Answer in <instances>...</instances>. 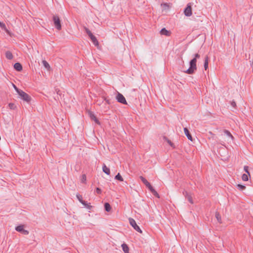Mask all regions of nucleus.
Returning a JSON list of instances; mask_svg holds the SVG:
<instances>
[{
	"instance_id": "1",
	"label": "nucleus",
	"mask_w": 253,
	"mask_h": 253,
	"mask_svg": "<svg viewBox=\"0 0 253 253\" xmlns=\"http://www.w3.org/2000/svg\"><path fill=\"white\" fill-rule=\"evenodd\" d=\"M194 56V58L191 60L189 62L190 67L187 70L184 71V73L188 74H193L195 73V71H196L197 59L200 57V55L199 53H196Z\"/></svg>"
},
{
	"instance_id": "2",
	"label": "nucleus",
	"mask_w": 253,
	"mask_h": 253,
	"mask_svg": "<svg viewBox=\"0 0 253 253\" xmlns=\"http://www.w3.org/2000/svg\"><path fill=\"white\" fill-rule=\"evenodd\" d=\"M84 29L86 34L89 37L91 42H93L94 45L98 46L99 45V42L96 38L92 34L91 31L88 28L84 27Z\"/></svg>"
},
{
	"instance_id": "3",
	"label": "nucleus",
	"mask_w": 253,
	"mask_h": 253,
	"mask_svg": "<svg viewBox=\"0 0 253 253\" xmlns=\"http://www.w3.org/2000/svg\"><path fill=\"white\" fill-rule=\"evenodd\" d=\"M52 21L55 27L58 30H60L61 29V24L59 17L57 15H53L52 16Z\"/></svg>"
},
{
	"instance_id": "4",
	"label": "nucleus",
	"mask_w": 253,
	"mask_h": 253,
	"mask_svg": "<svg viewBox=\"0 0 253 253\" xmlns=\"http://www.w3.org/2000/svg\"><path fill=\"white\" fill-rule=\"evenodd\" d=\"M18 94L21 99L28 103L30 102L32 98L31 96L27 93L25 92L22 90H21Z\"/></svg>"
},
{
	"instance_id": "5",
	"label": "nucleus",
	"mask_w": 253,
	"mask_h": 253,
	"mask_svg": "<svg viewBox=\"0 0 253 253\" xmlns=\"http://www.w3.org/2000/svg\"><path fill=\"white\" fill-rule=\"evenodd\" d=\"M129 222L130 224L133 227V228L137 231L138 232L141 233L142 232L141 229L136 223L135 220L132 218H129Z\"/></svg>"
},
{
	"instance_id": "6",
	"label": "nucleus",
	"mask_w": 253,
	"mask_h": 253,
	"mask_svg": "<svg viewBox=\"0 0 253 253\" xmlns=\"http://www.w3.org/2000/svg\"><path fill=\"white\" fill-rule=\"evenodd\" d=\"M184 15L186 16L189 17L192 15V7L190 3H189L184 10Z\"/></svg>"
},
{
	"instance_id": "7",
	"label": "nucleus",
	"mask_w": 253,
	"mask_h": 253,
	"mask_svg": "<svg viewBox=\"0 0 253 253\" xmlns=\"http://www.w3.org/2000/svg\"><path fill=\"white\" fill-rule=\"evenodd\" d=\"M15 230L18 232L22 233L24 235H28L29 231L24 229L23 225H19L15 227Z\"/></svg>"
},
{
	"instance_id": "8",
	"label": "nucleus",
	"mask_w": 253,
	"mask_h": 253,
	"mask_svg": "<svg viewBox=\"0 0 253 253\" xmlns=\"http://www.w3.org/2000/svg\"><path fill=\"white\" fill-rule=\"evenodd\" d=\"M116 99L118 102L121 103L123 104H127L126 101L125 97L121 93H118L116 96Z\"/></svg>"
},
{
	"instance_id": "9",
	"label": "nucleus",
	"mask_w": 253,
	"mask_h": 253,
	"mask_svg": "<svg viewBox=\"0 0 253 253\" xmlns=\"http://www.w3.org/2000/svg\"><path fill=\"white\" fill-rule=\"evenodd\" d=\"M139 178L141 179V181L145 185V186L148 188V189L150 191L153 188V186L147 180V179L145 178H144L142 176H140Z\"/></svg>"
},
{
	"instance_id": "10",
	"label": "nucleus",
	"mask_w": 253,
	"mask_h": 253,
	"mask_svg": "<svg viewBox=\"0 0 253 253\" xmlns=\"http://www.w3.org/2000/svg\"><path fill=\"white\" fill-rule=\"evenodd\" d=\"M89 115L90 118L92 121H94L95 122V123L98 125H100V122L99 121V120L97 119V118L96 117L95 115L92 112H89Z\"/></svg>"
},
{
	"instance_id": "11",
	"label": "nucleus",
	"mask_w": 253,
	"mask_h": 253,
	"mask_svg": "<svg viewBox=\"0 0 253 253\" xmlns=\"http://www.w3.org/2000/svg\"><path fill=\"white\" fill-rule=\"evenodd\" d=\"M184 131L185 134L187 137L188 139L189 140H191V141H192L193 137L192 136V135H191L189 130L188 129V127H184Z\"/></svg>"
},
{
	"instance_id": "12",
	"label": "nucleus",
	"mask_w": 253,
	"mask_h": 253,
	"mask_svg": "<svg viewBox=\"0 0 253 253\" xmlns=\"http://www.w3.org/2000/svg\"><path fill=\"white\" fill-rule=\"evenodd\" d=\"M160 33L161 35L169 36L170 35L171 32L167 30L166 28H164L161 29Z\"/></svg>"
},
{
	"instance_id": "13",
	"label": "nucleus",
	"mask_w": 253,
	"mask_h": 253,
	"mask_svg": "<svg viewBox=\"0 0 253 253\" xmlns=\"http://www.w3.org/2000/svg\"><path fill=\"white\" fill-rule=\"evenodd\" d=\"M14 68L17 71H21L22 70V66L20 63L17 62L14 64Z\"/></svg>"
},
{
	"instance_id": "14",
	"label": "nucleus",
	"mask_w": 253,
	"mask_h": 253,
	"mask_svg": "<svg viewBox=\"0 0 253 253\" xmlns=\"http://www.w3.org/2000/svg\"><path fill=\"white\" fill-rule=\"evenodd\" d=\"M103 171L107 175H109L110 173V169L107 167L105 164H103L102 167Z\"/></svg>"
},
{
	"instance_id": "15",
	"label": "nucleus",
	"mask_w": 253,
	"mask_h": 253,
	"mask_svg": "<svg viewBox=\"0 0 253 253\" xmlns=\"http://www.w3.org/2000/svg\"><path fill=\"white\" fill-rule=\"evenodd\" d=\"M208 64H209V57L208 55H206L205 57L204 60V68L205 70H207L208 69Z\"/></svg>"
},
{
	"instance_id": "16",
	"label": "nucleus",
	"mask_w": 253,
	"mask_h": 253,
	"mask_svg": "<svg viewBox=\"0 0 253 253\" xmlns=\"http://www.w3.org/2000/svg\"><path fill=\"white\" fill-rule=\"evenodd\" d=\"M122 247L125 253H129V248L128 246L126 244H123L122 245Z\"/></svg>"
},
{
	"instance_id": "17",
	"label": "nucleus",
	"mask_w": 253,
	"mask_h": 253,
	"mask_svg": "<svg viewBox=\"0 0 253 253\" xmlns=\"http://www.w3.org/2000/svg\"><path fill=\"white\" fill-rule=\"evenodd\" d=\"M5 57L7 59L11 60L13 58V56L12 52L10 51H7L5 52Z\"/></svg>"
},
{
	"instance_id": "18",
	"label": "nucleus",
	"mask_w": 253,
	"mask_h": 253,
	"mask_svg": "<svg viewBox=\"0 0 253 253\" xmlns=\"http://www.w3.org/2000/svg\"><path fill=\"white\" fill-rule=\"evenodd\" d=\"M104 206L105 210L106 211H107V212L110 211L111 210V207L108 203H105L104 204Z\"/></svg>"
},
{
	"instance_id": "19",
	"label": "nucleus",
	"mask_w": 253,
	"mask_h": 253,
	"mask_svg": "<svg viewBox=\"0 0 253 253\" xmlns=\"http://www.w3.org/2000/svg\"><path fill=\"white\" fill-rule=\"evenodd\" d=\"M76 197L81 203H82V204H85V201H84L83 200L82 196L81 195H80L79 194H77L76 195Z\"/></svg>"
},
{
	"instance_id": "20",
	"label": "nucleus",
	"mask_w": 253,
	"mask_h": 253,
	"mask_svg": "<svg viewBox=\"0 0 253 253\" xmlns=\"http://www.w3.org/2000/svg\"><path fill=\"white\" fill-rule=\"evenodd\" d=\"M164 139L169 144V145L173 147V148H174V144L170 140H169L168 138H167L166 137L164 136Z\"/></svg>"
},
{
	"instance_id": "21",
	"label": "nucleus",
	"mask_w": 253,
	"mask_h": 253,
	"mask_svg": "<svg viewBox=\"0 0 253 253\" xmlns=\"http://www.w3.org/2000/svg\"><path fill=\"white\" fill-rule=\"evenodd\" d=\"M115 178L120 181H123V178L120 173H118L116 176Z\"/></svg>"
},
{
	"instance_id": "22",
	"label": "nucleus",
	"mask_w": 253,
	"mask_h": 253,
	"mask_svg": "<svg viewBox=\"0 0 253 253\" xmlns=\"http://www.w3.org/2000/svg\"><path fill=\"white\" fill-rule=\"evenodd\" d=\"M42 63L45 68H46L47 70H49L50 69V66L47 61H46L45 60H43L42 61Z\"/></svg>"
},
{
	"instance_id": "23",
	"label": "nucleus",
	"mask_w": 253,
	"mask_h": 253,
	"mask_svg": "<svg viewBox=\"0 0 253 253\" xmlns=\"http://www.w3.org/2000/svg\"><path fill=\"white\" fill-rule=\"evenodd\" d=\"M151 192L156 197L158 198H160L159 194L154 189V188L150 190Z\"/></svg>"
},
{
	"instance_id": "24",
	"label": "nucleus",
	"mask_w": 253,
	"mask_h": 253,
	"mask_svg": "<svg viewBox=\"0 0 253 253\" xmlns=\"http://www.w3.org/2000/svg\"><path fill=\"white\" fill-rule=\"evenodd\" d=\"M248 176L249 175L246 173L243 174L242 176V180L245 181H248L249 179Z\"/></svg>"
},
{
	"instance_id": "25",
	"label": "nucleus",
	"mask_w": 253,
	"mask_h": 253,
	"mask_svg": "<svg viewBox=\"0 0 253 253\" xmlns=\"http://www.w3.org/2000/svg\"><path fill=\"white\" fill-rule=\"evenodd\" d=\"M224 132L225 134H226L228 137H229L230 138H231V139H233V135L231 134V133L228 130H224Z\"/></svg>"
},
{
	"instance_id": "26",
	"label": "nucleus",
	"mask_w": 253,
	"mask_h": 253,
	"mask_svg": "<svg viewBox=\"0 0 253 253\" xmlns=\"http://www.w3.org/2000/svg\"><path fill=\"white\" fill-rule=\"evenodd\" d=\"M237 187L240 190H243L245 189V188H246V186L245 185H241L240 184H237Z\"/></svg>"
},
{
	"instance_id": "27",
	"label": "nucleus",
	"mask_w": 253,
	"mask_h": 253,
	"mask_svg": "<svg viewBox=\"0 0 253 253\" xmlns=\"http://www.w3.org/2000/svg\"><path fill=\"white\" fill-rule=\"evenodd\" d=\"M86 209L90 210L92 208V206L90 205L89 204H87L86 202H85L84 204H83Z\"/></svg>"
},
{
	"instance_id": "28",
	"label": "nucleus",
	"mask_w": 253,
	"mask_h": 253,
	"mask_svg": "<svg viewBox=\"0 0 253 253\" xmlns=\"http://www.w3.org/2000/svg\"><path fill=\"white\" fill-rule=\"evenodd\" d=\"M244 170L247 173L246 174H247L249 176H250V172L249 171V167L248 166H244Z\"/></svg>"
},
{
	"instance_id": "29",
	"label": "nucleus",
	"mask_w": 253,
	"mask_h": 253,
	"mask_svg": "<svg viewBox=\"0 0 253 253\" xmlns=\"http://www.w3.org/2000/svg\"><path fill=\"white\" fill-rule=\"evenodd\" d=\"M161 6H163V7L165 9H168L169 7V4L167 3H164L161 4Z\"/></svg>"
},
{
	"instance_id": "30",
	"label": "nucleus",
	"mask_w": 253,
	"mask_h": 253,
	"mask_svg": "<svg viewBox=\"0 0 253 253\" xmlns=\"http://www.w3.org/2000/svg\"><path fill=\"white\" fill-rule=\"evenodd\" d=\"M215 216H216V218H217V220L218 221V222H221V217H220V215H219V214L218 213H216L215 214Z\"/></svg>"
},
{
	"instance_id": "31",
	"label": "nucleus",
	"mask_w": 253,
	"mask_h": 253,
	"mask_svg": "<svg viewBox=\"0 0 253 253\" xmlns=\"http://www.w3.org/2000/svg\"><path fill=\"white\" fill-rule=\"evenodd\" d=\"M8 106L11 109H14L16 107L15 104L12 103H9Z\"/></svg>"
},
{
	"instance_id": "32",
	"label": "nucleus",
	"mask_w": 253,
	"mask_h": 253,
	"mask_svg": "<svg viewBox=\"0 0 253 253\" xmlns=\"http://www.w3.org/2000/svg\"><path fill=\"white\" fill-rule=\"evenodd\" d=\"M13 87L15 89V90L17 92V93H19V92L20 91V90H21V89H20L18 87H17V86L15 84H13Z\"/></svg>"
},
{
	"instance_id": "33",
	"label": "nucleus",
	"mask_w": 253,
	"mask_h": 253,
	"mask_svg": "<svg viewBox=\"0 0 253 253\" xmlns=\"http://www.w3.org/2000/svg\"><path fill=\"white\" fill-rule=\"evenodd\" d=\"M187 199L188 200V201L191 203V204H193V200H192V197L190 195V196H188V197L187 198Z\"/></svg>"
},
{
	"instance_id": "34",
	"label": "nucleus",
	"mask_w": 253,
	"mask_h": 253,
	"mask_svg": "<svg viewBox=\"0 0 253 253\" xmlns=\"http://www.w3.org/2000/svg\"><path fill=\"white\" fill-rule=\"evenodd\" d=\"M0 27L2 28V29H6V26L5 25V24H4L3 23H2V22H0Z\"/></svg>"
},
{
	"instance_id": "35",
	"label": "nucleus",
	"mask_w": 253,
	"mask_h": 253,
	"mask_svg": "<svg viewBox=\"0 0 253 253\" xmlns=\"http://www.w3.org/2000/svg\"><path fill=\"white\" fill-rule=\"evenodd\" d=\"M96 192L98 194H101V189L98 187L96 188Z\"/></svg>"
},
{
	"instance_id": "36",
	"label": "nucleus",
	"mask_w": 253,
	"mask_h": 253,
	"mask_svg": "<svg viewBox=\"0 0 253 253\" xmlns=\"http://www.w3.org/2000/svg\"><path fill=\"white\" fill-rule=\"evenodd\" d=\"M183 195L185 196V197H186V198H187L188 196H190V195L189 194L188 192L186 191H184L183 192Z\"/></svg>"
},
{
	"instance_id": "37",
	"label": "nucleus",
	"mask_w": 253,
	"mask_h": 253,
	"mask_svg": "<svg viewBox=\"0 0 253 253\" xmlns=\"http://www.w3.org/2000/svg\"><path fill=\"white\" fill-rule=\"evenodd\" d=\"M231 105L233 107H235L236 106V102L234 101L231 102Z\"/></svg>"
},
{
	"instance_id": "38",
	"label": "nucleus",
	"mask_w": 253,
	"mask_h": 253,
	"mask_svg": "<svg viewBox=\"0 0 253 253\" xmlns=\"http://www.w3.org/2000/svg\"><path fill=\"white\" fill-rule=\"evenodd\" d=\"M82 176H83V177H82V181L83 182H84V181L86 180V176L85 174H83Z\"/></svg>"
},
{
	"instance_id": "39",
	"label": "nucleus",
	"mask_w": 253,
	"mask_h": 253,
	"mask_svg": "<svg viewBox=\"0 0 253 253\" xmlns=\"http://www.w3.org/2000/svg\"><path fill=\"white\" fill-rule=\"evenodd\" d=\"M105 100L106 101L107 103L108 104H110V100L108 99L107 98H105Z\"/></svg>"
}]
</instances>
